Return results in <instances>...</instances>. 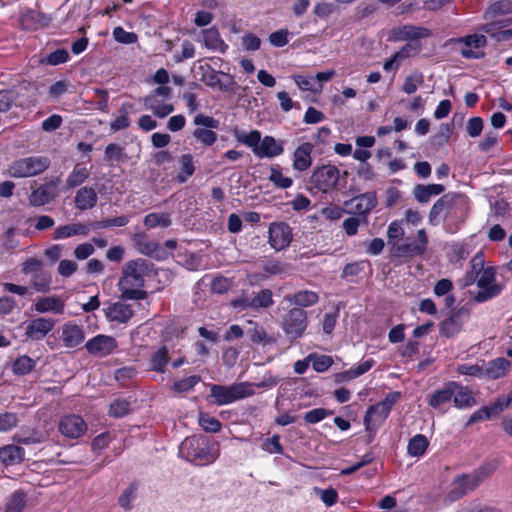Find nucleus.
<instances>
[{
	"label": "nucleus",
	"mask_w": 512,
	"mask_h": 512,
	"mask_svg": "<svg viewBox=\"0 0 512 512\" xmlns=\"http://www.w3.org/2000/svg\"><path fill=\"white\" fill-rule=\"evenodd\" d=\"M152 265L144 259L130 260L125 263L118 287L123 299L143 300L147 292L142 290L144 278L151 272Z\"/></svg>",
	"instance_id": "obj_1"
},
{
	"label": "nucleus",
	"mask_w": 512,
	"mask_h": 512,
	"mask_svg": "<svg viewBox=\"0 0 512 512\" xmlns=\"http://www.w3.org/2000/svg\"><path fill=\"white\" fill-rule=\"evenodd\" d=\"M219 455L218 445L202 435L185 438L179 447V456L187 462L198 466L214 463Z\"/></svg>",
	"instance_id": "obj_2"
},
{
	"label": "nucleus",
	"mask_w": 512,
	"mask_h": 512,
	"mask_svg": "<svg viewBox=\"0 0 512 512\" xmlns=\"http://www.w3.org/2000/svg\"><path fill=\"white\" fill-rule=\"evenodd\" d=\"M238 142L251 148L257 158H275L284 152V142L276 140L273 136L261 138V132L252 130L249 133L236 132Z\"/></svg>",
	"instance_id": "obj_3"
},
{
	"label": "nucleus",
	"mask_w": 512,
	"mask_h": 512,
	"mask_svg": "<svg viewBox=\"0 0 512 512\" xmlns=\"http://www.w3.org/2000/svg\"><path fill=\"white\" fill-rule=\"evenodd\" d=\"M254 393L253 384L250 382H239L228 386L211 384L209 398L213 404L222 406L248 398Z\"/></svg>",
	"instance_id": "obj_4"
},
{
	"label": "nucleus",
	"mask_w": 512,
	"mask_h": 512,
	"mask_svg": "<svg viewBox=\"0 0 512 512\" xmlns=\"http://www.w3.org/2000/svg\"><path fill=\"white\" fill-rule=\"evenodd\" d=\"M50 166V160L46 156H30L12 162L8 168V174L14 178L33 177L43 173Z\"/></svg>",
	"instance_id": "obj_5"
},
{
	"label": "nucleus",
	"mask_w": 512,
	"mask_h": 512,
	"mask_svg": "<svg viewBox=\"0 0 512 512\" xmlns=\"http://www.w3.org/2000/svg\"><path fill=\"white\" fill-rule=\"evenodd\" d=\"M477 287L479 290L473 296L477 303L489 301L499 296L504 290V284L497 282L496 269L493 266H487L485 271L478 276Z\"/></svg>",
	"instance_id": "obj_6"
},
{
	"label": "nucleus",
	"mask_w": 512,
	"mask_h": 512,
	"mask_svg": "<svg viewBox=\"0 0 512 512\" xmlns=\"http://www.w3.org/2000/svg\"><path fill=\"white\" fill-rule=\"evenodd\" d=\"M340 171L331 164L316 167L310 176V190L327 193L332 190L339 182Z\"/></svg>",
	"instance_id": "obj_7"
},
{
	"label": "nucleus",
	"mask_w": 512,
	"mask_h": 512,
	"mask_svg": "<svg viewBox=\"0 0 512 512\" xmlns=\"http://www.w3.org/2000/svg\"><path fill=\"white\" fill-rule=\"evenodd\" d=\"M281 327L289 338H299L307 328V313L301 308L290 309L283 317Z\"/></svg>",
	"instance_id": "obj_8"
},
{
	"label": "nucleus",
	"mask_w": 512,
	"mask_h": 512,
	"mask_svg": "<svg viewBox=\"0 0 512 512\" xmlns=\"http://www.w3.org/2000/svg\"><path fill=\"white\" fill-rule=\"evenodd\" d=\"M197 126H204L205 128H196L193 136L202 144L211 146L217 140V134L212 129H217L219 121L211 116L198 114L193 120Z\"/></svg>",
	"instance_id": "obj_9"
},
{
	"label": "nucleus",
	"mask_w": 512,
	"mask_h": 512,
	"mask_svg": "<svg viewBox=\"0 0 512 512\" xmlns=\"http://www.w3.org/2000/svg\"><path fill=\"white\" fill-rule=\"evenodd\" d=\"M451 42L461 44L460 53L467 59H479L484 56L482 48L486 45V37L484 35L472 34L465 37L452 39Z\"/></svg>",
	"instance_id": "obj_10"
},
{
	"label": "nucleus",
	"mask_w": 512,
	"mask_h": 512,
	"mask_svg": "<svg viewBox=\"0 0 512 512\" xmlns=\"http://www.w3.org/2000/svg\"><path fill=\"white\" fill-rule=\"evenodd\" d=\"M85 348L93 356L106 357L118 349L116 339L110 335L99 334L85 343Z\"/></svg>",
	"instance_id": "obj_11"
},
{
	"label": "nucleus",
	"mask_w": 512,
	"mask_h": 512,
	"mask_svg": "<svg viewBox=\"0 0 512 512\" xmlns=\"http://www.w3.org/2000/svg\"><path fill=\"white\" fill-rule=\"evenodd\" d=\"M430 36L432 31L429 28L412 24L398 26L391 30V38L395 41H417Z\"/></svg>",
	"instance_id": "obj_12"
},
{
	"label": "nucleus",
	"mask_w": 512,
	"mask_h": 512,
	"mask_svg": "<svg viewBox=\"0 0 512 512\" xmlns=\"http://www.w3.org/2000/svg\"><path fill=\"white\" fill-rule=\"evenodd\" d=\"M269 243L275 250H282L289 246L292 240L291 228L287 223L274 222L269 227Z\"/></svg>",
	"instance_id": "obj_13"
},
{
	"label": "nucleus",
	"mask_w": 512,
	"mask_h": 512,
	"mask_svg": "<svg viewBox=\"0 0 512 512\" xmlns=\"http://www.w3.org/2000/svg\"><path fill=\"white\" fill-rule=\"evenodd\" d=\"M203 71L201 80L211 88H218L222 92L231 90L233 81L228 74L218 72L209 65L201 66Z\"/></svg>",
	"instance_id": "obj_14"
},
{
	"label": "nucleus",
	"mask_w": 512,
	"mask_h": 512,
	"mask_svg": "<svg viewBox=\"0 0 512 512\" xmlns=\"http://www.w3.org/2000/svg\"><path fill=\"white\" fill-rule=\"evenodd\" d=\"M377 205V197L374 192H366L350 201L345 202V206L350 207L349 213L366 217Z\"/></svg>",
	"instance_id": "obj_15"
},
{
	"label": "nucleus",
	"mask_w": 512,
	"mask_h": 512,
	"mask_svg": "<svg viewBox=\"0 0 512 512\" xmlns=\"http://www.w3.org/2000/svg\"><path fill=\"white\" fill-rule=\"evenodd\" d=\"M60 340L66 348H76L85 340V331L82 326L72 321L64 323L61 327Z\"/></svg>",
	"instance_id": "obj_16"
},
{
	"label": "nucleus",
	"mask_w": 512,
	"mask_h": 512,
	"mask_svg": "<svg viewBox=\"0 0 512 512\" xmlns=\"http://www.w3.org/2000/svg\"><path fill=\"white\" fill-rule=\"evenodd\" d=\"M479 486L478 479L473 474H463L458 476L451 483L448 497L451 501H455Z\"/></svg>",
	"instance_id": "obj_17"
},
{
	"label": "nucleus",
	"mask_w": 512,
	"mask_h": 512,
	"mask_svg": "<svg viewBox=\"0 0 512 512\" xmlns=\"http://www.w3.org/2000/svg\"><path fill=\"white\" fill-rule=\"evenodd\" d=\"M105 316L109 322L126 324L134 316V309L130 304L117 301L107 306Z\"/></svg>",
	"instance_id": "obj_18"
},
{
	"label": "nucleus",
	"mask_w": 512,
	"mask_h": 512,
	"mask_svg": "<svg viewBox=\"0 0 512 512\" xmlns=\"http://www.w3.org/2000/svg\"><path fill=\"white\" fill-rule=\"evenodd\" d=\"M56 321L52 318L38 317L29 321L25 334L32 340H42L54 328Z\"/></svg>",
	"instance_id": "obj_19"
},
{
	"label": "nucleus",
	"mask_w": 512,
	"mask_h": 512,
	"mask_svg": "<svg viewBox=\"0 0 512 512\" xmlns=\"http://www.w3.org/2000/svg\"><path fill=\"white\" fill-rule=\"evenodd\" d=\"M57 196V181H50L34 189L29 196L32 206H44L53 201Z\"/></svg>",
	"instance_id": "obj_20"
},
{
	"label": "nucleus",
	"mask_w": 512,
	"mask_h": 512,
	"mask_svg": "<svg viewBox=\"0 0 512 512\" xmlns=\"http://www.w3.org/2000/svg\"><path fill=\"white\" fill-rule=\"evenodd\" d=\"M87 430L85 421L78 415H67L59 423V431L66 437L78 438Z\"/></svg>",
	"instance_id": "obj_21"
},
{
	"label": "nucleus",
	"mask_w": 512,
	"mask_h": 512,
	"mask_svg": "<svg viewBox=\"0 0 512 512\" xmlns=\"http://www.w3.org/2000/svg\"><path fill=\"white\" fill-rule=\"evenodd\" d=\"M197 41L203 43V45L212 51L219 53H225L228 49V45L221 38L220 33L216 27H210L201 30Z\"/></svg>",
	"instance_id": "obj_22"
},
{
	"label": "nucleus",
	"mask_w": 512,
	"mask_h": 512,
	"mask_svg": "<svg viewBox=\"0 0 512 512\" xmlns=\"http://www.w3.org/2000/svg\"><path fill=\"white\" fill-rule=\"evenodd\" d=\"M428 246V237L424 229H420L417 232V238L415 240L406 239V242L399 246V251L408 256H421L423 255Z\"/></svg>",
	"instance_id": "obj_23"
},
{
	"label": "nucleus",
	"mask_w": 512,
	"mask_h": 512,
	"mask_svg": "<svg viewBox=\"0 0 512 512\" xmlns=\"http://www.w3.org/2000/svg\"><path fill=\"white\" fill-rule=\"evenodd\" d=\"M313 145L309 142L300 144L293 153V169L299 172L308 170L312 165Z\"/></svg>",
	"instance_id": "obj_24"
},
{
	"label": "nucleus",
	"mask_w": 512,
	"mask_h": 512,
	"mask_svg": "<svg viewBox=\"0 0 512 512\" xmlns=\"http://www.w3.org/2000/svg\"><path fill=\"white\" fill-rule=\"evenodd\" d=\"M450 387L453 390V402L455 407L459 409L470 408L476 405L470 389L456 381H450Z\"/></svg>",
	"instance_id": "obj_25"
},
{
	"label": "nucleus",
	"mask_w": 512,
	"mask_h": 512,
	"mask_svg": "<svg viewBox=\"0 0 512 512\" xmlns=\"http://www.w3.org/2000/svg\"><path fill=\"white\" fill-rule=\"evenodd\" d=\"M33 309L38 313L62 314L65 309V302L59 296H46L37 299Z\"/></svg>",
	"instance_id": "obj_26"
},
{
	"label": "nucleus",
	"mask_w": 512,
	"mask_h": 512,
	"mask_svg": "<svg viewBox=\"0 0 512 512\" xmlns=\"http://www.w3.org/2000/svg\"><path fill=\"white\" fill-rule=\"evenodd\" d=\"M443 197H450L447 205H445V218L451 217L457 212L461 213V217L465 218L468 210V199L459 193H447Z\"/></svg>",
	"instance_id": "obj_27"
},
{
	"label": "nucleus",
	"mask_w": 512,
	"mask_h": 512,
	"mask_svg": "<svg viewBox=\"0 0 512 512\" xmlns=\"http://www.w3.org/2000/svg\"><path fill=\"white\" fill-rule=\"evenodd\" d=\"M389 411L379 403L372 405L366 411L364 424L368 431L376 430L388 417Z\"/></svg>",
	"instance_id": "obj_28"
},
{
	"label": "nucleus",
	"mask_w": 512,
	"mask_h": 512,
	"mask_svg": "<svg viewBox=\"0 0 512 512\" xmlns=\"http://www.w3.org/2000/svg\"><path fill=\"white\" fill-rule=\"evenodd\" d=\"M318 300V293L306 289L297 291L294 294H289L284 297V301H287L301 309L316 304Z\"/></svg>",
	"instance_id": "obj_29"
},
{
	"label": "nucleus",
	"mask_w": 512,
	"mask_h": 512,
	"mask_svg": "<svg viewBox=\"0 0 512 512\" xmlns=\"http://www.w3.org/2000/svg\"><path fill=\"white\" fill-rule=\"evenodd\" d=\"M490 22L482 26V31L490 34L497 41L508 40L512 38V29L502 30L503 27L508 25L506 20H489Z\"/></svg>",
	"instance_id": "obj_30"
},
{
	"label": "nucleus",
	"mask_w": 512,
	"mask_h": 512,
	"mask_svg": "<svg viewBox=\"0 0 512 512\" xmlns=\"http://www.w3.org/2000/svg\"><path fill=\"white\" fill-rule=\"evenodd\" d=\"M90 227L82 223L58 226L53 233L54 240L66 239L76 235H88Z\"/></svg>",
	"instance_id": "obj_31"
},
{
	"label": "nucleus",
	"mask_w": 512,
	"mask_h": 512,
	"mask_svg": "<svg viewBox=\"0 0 512 512\" xmlns=\"http://www.w3.org/2000/svg\"><path fill=\"white\" fill-rule=\"evenodd\" d=\"M170 361L169 350L161 346L152 352L149 360V370L157 373H164Z\"/></svg>",
	"instance_id": "obj_32"
},
{
	"label": "nucleus",
	"mask_w": 512,
	"mask_h": 512,
	"mask_svg": "<svg viewBox=\"0 0 512 512\" xmlns=\"http://www.w3.org/2000/svg\"><path fill=\"white\" fill-rule=\"evenodd\" d=\"M97 193L91 187L80 188L75 195V205L79 210H87L93 208L97 203Z\"/></svg>",
	"instance_id": "obj_33"
},
{
	"label": "nucleus",
	"mask_w": 512,
	"mask_h": 512,
	"mask_svg": "<svg viewBox=\"0 0 512 512\" xmlns=\"http://www.w3.org/2000/svg\"><path fill=\"white\" fill-rule=\"evenodd\" d=\"M453 398V390L450 387V382L446 383L443 388L433 392L428 400L429 406L434 409L441 410L443 413L445 410L443 406L451 401Z\"/></svg>",
	"instance_id": "obj_34"
},
{
	"label": "nucleus",
	"mask_w": 512,
	"mask_h": 512,
	"mask_svg": "<svg viewBox=\"0 0 512 512\" xmlns=\"http://www.w3.org/2000/svg\"><path fill=\"white\" fill-rule=\"evenodd\" d=\"M444 190L441 184H418L413 189V195L418 202L427 203L432 196L440 195Z\"/></svg>",
	"instance_id": "obj_35"
},
{
	"label": "nucleus",
	"mask_w": 512,
	"mask_h": 512,
	"mask_svg": "<svg viewBox=\"0 0 512 512\" xmlns=\"http://www.w3.org/2000/svg\"><path fill=\"white\" fill-rule=\"evenodd\" d=\"M144 105L147 109L151 110L154 115L159 118H165L174 111L173 104L164 103L157 99L155 95H148L144 98Z\"/></svg>",
	"instance_id": "obj_36"
},
{
	"label": "nucleus",
	"mask_w": 512,
	"mask_h": 512,
	"mask_svg": "<svg viewBox=\"0 0 512 512\" xmlns=\"http://www.w3.org/2000/svg\"><path fill=\"white\" fill-rule=\"evenodd\" d=\"M509 368L510 362L507 359L503 357L496 358L490 361L484 368L485 377L492 379L501 378L507 373Z\"/></svg>",
	"instance_id": "obj_37"
},
{
	"label": "nucleus",
	"mask_w": 512,
	"mask_h": 512,
	"mask_svg": "<svg viewBox=\"0 0 512 512\" xmlns=\"http://www.w3.org/2000/svg\"><path fill=\"white\" fill-rule=\"evenodd\" d=\"M24 449L10 444L0 448V461L5 465L20 463L24 458Z\"/></svg>",
	"instance_id": "obj_38"
},
{
	"label": "nucleus",
	"mask_w": 512,
	"mask_h": 512,
	"mask_svg": "<svg viewBox=\"0 0 512 512\" xmlns=\"http://www.w3.org/2000/svg\"><path fill=\"white\" fill-rule=\"evenodd\" d=\"M429 446L427 437L423 434H416L408 443L407 453L412 457H421Z\"/></svg>",
	"instance_id": "obj_39"
},
{
	"label": "nucleus",
	"mask_w": 512,
	"mask_h": 512,
	"mask_svg": "<svg viewBox=\"0 0 512 512\" xmlns=\"http://www.w3.org/2000/svg\"><path fill=\"white\" fill-rule=\"evenodd\" d=\"M503 409L504 405L501 401L496 402L491 407H482L470 416L467 425H472L475 422L489 419L491 416L500 413Z\"/></svg>",
	"instance_id": "obj_40"
},
{
	"label": "nucleus",
	"mask_w": 512,
	"mask_h": 512,
	"mask_svg": "<svg viewBox=\"0 0 512 512\" xmlns=\"http://www.w3.org/2000/svg\"><path fill=\"white\" fill-rule=\"evenodd\" d=\"M512 11V4L508 0H499L488 7L485 12L486 20L496 19L498 16L509 14Z\"/></svg>",
	"instance_id": "obj_41"
},
{
	"label": "nucleus",
	"mask_w": 512,
	"mask_h": 512,
	"mask_svg": "<svg viewBox=\"0 0 512 512\" xmlns=\"http://www.w3.org/2000/svg\"><path fill=\"white\" fill-rule=\"evenodd\" d=\"M171 217L168 213H149L144 218V225L148 229L156 227H169L171 225Z\"/></svg>",
	"instance_id": "obj_42"
},
{
	"label": "nucleus",
	"mask_w": 512,
	"mask_h": 512,
	"mask_svg": "<svg viewBox=\"0 0 512 512\" xmlns=\"http://www.w3.org/2000/svg\"><path fill=\"white\" fill-rule=\"evenodd\" d=\"M180 172L177 175V180L180 183H185L195 171L193 164V156L191 154H183L179 158Z\"/></svg>",
	"instance_id": "obj_43"
},
{
	"label": "nucleus",
	"mask_w": 512,
	"mask_h": 512,
	"mask_svg": "<svg viewBox=\"0 0 512 512\" xmlns=\"http://www.w3.org/2000/svg\"><path fill=\"white\" fill-rule=\"evenodd\" d=\"M26 505V495L17 490L7 499L3 512H22Z\"/></svg>",
	"instance_id": "obj_44"
},
{
	"label": "nucleus",
	"mask_w": 512,
	"mask_h": 512,
	"mask_svg": "<svg viewBox=\"0 0 512 512\" xmlns=\"http://www.w3.org/2000/svg\"><path fill=\"white\" fill-rule=\"evenodd\" d=\"M138 486L136 483H131L124 489L118 498V504L125 511H130L133 508V502L136 499Z\"/></svg>",
	"instance_id": "obj_45"
},
{
	"label": "nucleus",
	"mask_w": 512,
	"mask_h": 512,
	"mask_svg": "<svg viewBox=\"0 0 512 512\" xmlns=\"http://www.w3.org/2000/svg\"><path fill=\"white\" fill-rule=\"evenodd\" d=\"M247 334L253 343L267 345L275 342L272 337L267 335L265 329L257 324L251 323V327L248 328Z\"/></svg>",
	"instance_id": "obj_46"
},
{
	"label": "nucleus",
	"mask_w": 512,
	"mask_h": 512,
	"mask_svg": "<svg viewBox=\"0 0 512 512\" xmlns=\"http://www.w3.org/2000/svg\"><path fill=\"white\" fill-rule=\"evenodd\" d=\"M89 174L90 173L86 167L79 164L75 165L66 179L68 188H74L81 185L89 177Z\"/></svg>",
	"instance_id": "obj_47"
},
{
	"label": "nucleus",
	"mask_w": 512,
	"mask_h": 512,
	"mask_svg": "<svg viewBox=\"0 0 512 512\" xmlns=\"http://www.w3.org/2000/svg\"><path fill=\"white\" fill-rule=\"evenodd\" d=\"M449 198L442 196L433 204L429 212V223L432 226L439 225L441 217L445 218V205H447Z\"/></svg>",
	"instance_id": "obj_48"
},
{
	"label": "nucleus",
	"mask_w": 512,
	"mask_h": 512,
	"mask_svg": "<svg viewBox=\"0 0 512 512\" xmlns=\"http://www.w3.org/2000/svg\"><path fill=\"white\" fill-rule=\"evenodd\" d=\"M269 180L281 189H287L293 185L292 178L284 176L278 165L271 166Z\"/></svg>",
	"instance_id": "obj_49"
},
{
	"label": "nucleus",
	"mask_w": 512,
	"mask_h": 512,
	"mask_svg": "<svg viewBox=\"0 0 512 512\" xmlns=\"http://www.w3.org/2000/svg\"><path fill=\"white\" fill-rule=\"evenodd\" d=\"M36 365V361L27 355L18 357L12 364V370L17 375L30 373Z\"/></svg>",
	"instance_id": "obj_50"
},
{
	"label": "nucleus",
	"mask_w": 512,
	"mask_h": 512,
	"mask_svg": "<svg viewBox=\"0 0 512 512\" xmlns=\"http://www.w3.org/2000/svg\"><path fill=\"white\" fill-rule=\"evenodd\" d=\"M198 422L203 430L209 433H217L222 428V424L217 418L205 412L199 413Z\"/></svg>",
	"instance_id": "obj_51"
},
{
	"label": "nucleus",
	"mask_w": 512,
	"mask_h": 512,
	"mask_svg": "<svg viewBox=\"0 0 512 512\" xmlns=\"http://www.w3.org/2000/svg\"><path fill=\"white\" fill-rule=\"evenodd\" d=\"M105 160L108 162H124L127 159V155L124 148L118 144L110 143L105 148Z\"/></svg>",
	"instance_id": "obj_52"
},
{
	"label": "nucleus",
	"mask_w": 512,
	"mask_h": 512,
	"mask_svg": "<svg viewBox=\"0 0 512 512\" xmlns=\"http://www.w3.org/2000/svg\"><path fill=\"white\" fill-rule=\"evenodd\" d=\"M137 249L141 254L149 257H158L159 253L162 251L158 243L145 238H141L137 241Z\"/></svg>",
	"instance_id": "obj_53"
},
{
	"label": "nucleus",
	"mask_w": 512,
	"mask_h": 512,
	"mask_svg": "<svg viewBox=\"0 0 512 512\" xmlns=\"http://www.w3.org/2000/svg\"><path fill=\"white\" fill-rule=\"evenodd\" d=\"M499 467L497 459L484 463L478 469L472 472L473 476L478 479L479 485L489 476H491Z\"/></svg>",
	"instance_id": "obj_54"
},
{
	"label": "nucleus",
	"mask_w": 512,
	"mask_h": 512,
	"mask_svg": "<svg viewBox=\"0 0 512 512\" xmlns=\"http://www.w3.org/2000/svg\"><path fill=\"white\" fill-rule=\"evenodd\" d=\"M200 381V377L192 375L187 378L175 381L171 387L175 393H185L192 390Z\"/></svg>",
	"instance_id": "obj_55"
},
{
	"label": "nucleus",
	"mask_w": 512,
	"mask_h": 512,
	"mask_svg": "<svg viewBox=\"0 0 512 512\" xmlns=\"http://www.w3.org/2000/svg\"><path fill=\"white\" fill-rule=\"evenodd\" d=\"M272 291L269 289H262L255 296L252 297L253 309L268 308L273 304Z\"/></svg>",
	"instance_id": "obj_56"
},
{
	"label": "nucleus",
	"mask_w": 512,
	"mask_h": 512,
	"mask_svg": "<svg viewBox=\"0 0 512 512\" xmlns=\"http://www.w3.org/2000/svg\"><path fill=\"white\" fill-rule=\"evenodd\" d=\"M308 360L312 362V367L317 372H324L333 364L332 357L328 355L310 354Z\"/></svg>",
	"instance_id": "obj_57"
},
{
	"label": "nucleus",
	"mask_w": 512,
	"mask_h": 512,
	"mask_svg": "<svg viewBox=\"0 0 512 512\" xmlns=\"http://www.w3.org/2000/svg\"><path fill=\"white\" fill-rule=\"evenodd\" d=\"M293 79L297 86L303 91L319 93L322 90V84L316 85L313 78L309 76L294 75Z\"/></svg>",
	"instance_id": "obj_58"
},
{
	"label": "nucleus",
	"mask_w": 512,
	"mask_h": 512,
	"mask_svg": "<svg viewBox=\"0 0 512 512\" xmlns=\"http://www.w3.org/2000/svg\"><path fill=\"white\" fill-rule=\"evenodd\" d=\"M51 277L48 273L40 271L36 273L32 279V287L37 292H47L50 289Z\"/></svg>",
	"instance_id": "obj_59"
},
{
	"label": "nucleus",
	"mask_w": 512,
	"mask_h": 512,
	"mask_svg": "<svg viewBox=\"0 0 512 512\" xmlns=\"http://www.w3.org/2000/svg\"><path fill=\"white\" fill-rule=\"evenodd\" d=\"M423 83V75L421 73H414L405 77L402 90L406 94H413L417 91L418 87Z\"/></svg>",
	"instance_id": "obj_60"
},
{
	"label": "nucleus",
	"mask_w": 512,
	"mask_h": 512,
	"mask_svg": "<svg viewBox=\"0 0 512 512\" xmlns=\"http://www.w3.org/2000/svg\"><path fill=\"white\" fill-rule=\"evenodd\" d=\"M314 493L328 507H331L334 504H336L338 500V493L334 488L321 489L319 487H315Z\"/></svg>",
	"instance_id": "obj_61"
},
{
	"label": "nucleus",
	"mask_w": 512,
	"mask_h": 512,
	"mask_svg": "<svg viewBox=\"0 0 512 512\" xmlns=\"http://www.w3.org/2000/svg\"><path fill=\"white\" fill-rule=\"evenodd\" d=\"M261 448L269 454H283L284 451L279 435L264 439Z\"/></svg>",
	"instance_id": "obj_62"
},
{
	"label": "nucleus",
	"mask_w": 512,
	"mask_h": 512,
	"mask_svg": "<svg viewBox=\"0 0 512 512\" xmlns=\"http://www.w3.org/2000/svg\"><path fill=\"white\" fill-rule=\"evenodd\" d=\"M18 424V417L12 412H0V432H8L16 427Z\"/></svg>",
	"instance_id": "obj_63"
},
{
	"label": "nucleus",
	"mask_w": 512,
	"mask_h": 512,
	"mask_svg": "<svg viewBox=\"0 0 512 512\" xmlns=\"http://www.w3.org/2000/svg\"><path fill=\"white\" fill-rule=\"evenodd\" d=\"M130 403L126 400L117 399L110 404L109 414L113 417H123L128 414Z\"/></svg>",
	"instance_id": "obj_64"
}]
</instances>
